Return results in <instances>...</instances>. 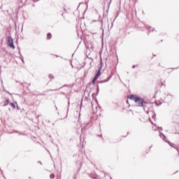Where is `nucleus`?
Segmentation results:
<instances>
[{"mask_svg": "<svg viewBox=\"0 0 179 179\" xmlns=\"http://www.w3.org/2000/svg\"><path fill=\"white\" fill-rule=\"evenodd\" d=\"M130 100H134L138 107H143V99L136 95H131L129 97Z\"/></svg>", "mask_w": 179, "mask_h": 179, "instance_id": "f257e3e1", "label": "nucleus"}, {"mask_svg": "<svg viewBox=\"0 0 179 179\" xmlns=\"http://www.w3.org/2000/svg\"><path fill=\"white\" fill-rule=\"evenodd\" d=\"M8 45L10 47V48H13V50H15V45L13 44V38H12V36L8 37Z\"/></svg>", "mask_w": 179, "mask_h": 179, "instance_id": "f03ea898", "label": "nucleus"}, {"mask_svg": "<svg viewBox=\"0 0 179 179\" xmlns=\"http://www.w3.org/2000/svg\"><path fill=\"white\" fill-rule=\"evenodd\" d=\"M102 66H103V62H101V66H100L97 73L96 74V76H98V77H99L100 74L101 73V71H100V69H101Z\"/></svg>", "mask_w": 179, "mask_h": 179, "instance_id": "7ed1b4c3", "label": "nucleus"}, {"mask_svg": "<svg viewBox=\"0 0 179 179\" xmlns=\"http://www.w3.org/2000/svg\"><path fill=\"white\" fill-rule=\"evenodd\" d=\"M110 79H111V76H108L107 78L102 80L101 83H106V82H108Z\"/></svg>", "mask_w": 179, "mask_h": 179, "instance_id": "20e7f679", "label": "nucleus"}, {"mask_svg": "<svg viewBox=\"0 0 179 179\" xmlns=\"http://www.w3.org/2000/svg\"><path fill=\"white\" fill-rule=\"evenodd\" d=\"M8 104H9V99H7L3 106V107H6V106H8Z\"/></svg>", "mask_w": 179, "mask_h": 179, "instance_id": "39448f33", "label": "nucleus"}, {"mask_svg": "<svg viewBox=\"0 0 179 179\" xmlns=\"http://www.w3.org/2000/svg\"><path fill=\"white\" fill-rule=\"evenodd\" d=\"M10 106H11V107H13V108H16V106L13 103H10Z\"/></svg>", "mask_w": 179, "mask_h": 179, "instance_id": "423d86ee", "label": "nucleus"}, {"mask_svg": "<svg viewBox=\"0 0 179 179\" xmlns=\"http://www.w3.org/2000/svg\"><path fill=\"white\" fill-rule=\"evenodd\" d=\"M47 37H48V40H50L51 38V34H48L47 35Z\"/></svg>", "mask_w": 179, "mask_h": 179, "instance_id": "0eeeda50", "label": "nucleus"}, {"mask_svg": "<svg viewBox=\"0 0 179 179\" xmlns=\"http://www.w3.org/2000/svg\"><path fill=\"white\" fill-rule=\"evenodd\" d=\"M50 178H55V174H50Z\"/></svg>", "mask_w": 179, "mask_h": 179, "instance_id": "6e6552de", "label": "nucleus"}, {"mask_svg": "<svg viewBox=\"0 0 179 179\" xmlns=\"http://www.w3.org/2000/svg\"><path fill=\"white\" fill-rule=\"evenodd\" d=\"M97 79H99L98 76L95 75L94 78V80H97Z\"/></svg>", "mask_w": 179, "mask_h": 179, "instance_id": "1a4fd4ad", "label": "nucleus"}, {"mask_svg": "<svg viewBox=\"0 0 179 179\" xmlns=\"http://www.w3.org/2000/svg\"><path fill=\"white\" fill-rule=\"evenodd\" d=\"M94 82H96V80H94V79H93L92 83H94Z\"/></svg>", "mask_w": 179, "mask_h": 179, "instance_id": "9d476101", "label": "nucleus"}, {"mask_svg": "<svg viewBox=\"0 0 179 179\" xmlns=\"http://www.w3.org/2000/svg\"><path fill=\"white\" fill-rule=\"evenodd\" d=\"M97 90H99V85H97Z\"/></svg>", "mask_w": 179, "mask_h": 179, "instance_id": "9b49d317", "label": "nucleus"}, {"mask_svg": "<svg viewBox=\"0 0 179 179\" xmlns=\"http://www.w3.org/2000/svg\"><path fill=\"white\" fill-rule=\"evenodd\" d=\"M133 68H135V66H133Z\"/></svg>", "mask_w": 179, "mask_h": 179, "instance_id": "f8f14e48", "label": "nucleus"}, {"mask_svg": "<svg viewBox=\"0 0 179 179\" xmlns=\"http://www.w3.org/2000/svg\"><path fill=\"white\" fill-rule=\"evenodd\" d=\"M161 135H163V134H162ZM163 136L164 137V136L163 135Z\"/></svg>", "mask_w": 179, "mask_h": 179, "instance_id": "ddd939ff", "label": "nucleus"}, {"mask_svg": "<svg viewBox=\"0 0 179 179\" xmlns=\"http://www.w3.org/2000/svg\"><path fill=\"white\" fill-rule=\"evenodd\" d=\"M127 103H128V101H127Z\"/></svg>", "mask_w": 179, "mask_h": 179, "instance_id": "4468645a", "label": "nucleus"}]
</instances>
